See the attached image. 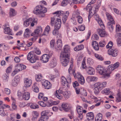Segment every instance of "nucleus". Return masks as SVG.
Instances as JSON below:
<instances>
[{
  "label": "nucleus",
  "instance_id": "34",
  "mask_svg": "<svg viewBox=\"0 0 121 121\" xmlns=\"http://www.w3.org/2000/svg\"><path fill=\"white\" fill-rule=\"evenodd\" d=\"M56 65V60L55 59H53L51 60L49 64L51 68L54 67Z\"/></svg>",
  "mask_w": 121,
  "mask_h": 121
},
{
  "label": "nucleus",
  "instance_id": "28",
  "mask_svg": "<svg viewBox=\"0 0 121 121\" xmlns=\"http://www.w3.org/2000/svg\"><path fill=\"white\" fill-rule=\"evenodd\" d=\"M95 88L94 89V94L96 95H98L100 91L101 90L99 88V87L95 83L94 85Z\"/></svg>",
  "mask_w": 121,
  "mask_h": 121
},
{
  "label": "nucleus",
  "instance_id": "61",
  "mask_svg": "<svg viewBox=\"0 0 121 121\" xmlns=\"http://www.w3.org/2000/svg\"><path fill=\"white\" fill-rule=\"evenodd\" d=\"M78 22L79 23H82L83 22V19L82 17L80 16L76 18Z\"/></svg>",
  "mask_w": 121,
  "mask_h": 121
},
{
  "label": "nucleus",
  "instance_id": "40",
  "mask_svg": "<svg viewBox=\"0 0 121 121\" xmlns=\"http://www.w3.org/2000/svg\"><path fill=\"white\" fill-rule=\"evenodd\" d=\"M108 52V53H118L119 52V50L117 48H113L109 49Z\"/></svg>",
  "mask_w": 121,
  "mask_h": 121
},
{
  "label": "nucleus",
  "instance_id": "25",
  "mask_svg": "<svg viewBox=\"0 0 121 121\" xmlns=\"http://www.w3.org/2000/svg\"><path fill=\"white\" fill-rule=\"evenodd\" d=\"M26 106L27 107H30V108L32 109H36L39 108L38 105L32 103L27 104L26 105Z\"/></svg>",
  "mask_w": 121,
  "mask_h": 121
},
{
  "label": "nucleus",
  "instance_id": "64",
  "mask_svg": "<svg viewBox=\"0 0 121 121\" xmlns=\"http://www.w3.org/2000/svg\"><path fill=\"white\" fill-rule=\"evenodd\" d=\"M121 31V27L118 24H117L116 26V31L118 32Z\"/></svg>",
  "mask_w": 121,
  "mask_h": 121
},
{
  "label": "nucleus",
  "instance_id": "8",
  "mask_svg": "<svg viewBox=\"0 0 121 121\" xmlns=\"http://www.w3.org/2000/svg\"><path fill=\"white\" fill-rule=\"evenodd\" d=\"M27 59L31 63H34L39 59V58L35 53H28L27 56Z\"/></svg>",
  "mask_w": 121,
  "mask_h": 121
},
{
  "label": "nucleus",
  "instance_id": "2",
  "mask_svg": "<svg viewBox=\"0 0 121 121\" xmlns=\"http://www.w3.org/2000/svg\"><path fill=\"white\" fill-rule=\"evenodd\" d=\"M106 15L107 19L109 21L107 23V27L109 31L112 32L113 31L114 28L113 25L115 24V22L113 17L108 12L106 13Z\"/></svg>",
  "mask_w": 121,
  "mask_h": 121
},
{
  "label": "nucleus",
  "instance_id": "52",
  "mask_svg": "<svg viewBox=\"0 0 121 121\" xmlns=\"http://www.w3.org/2000/svg\"><path fill=\"white\" fill-rule=\"evenodd\" d=\"M50 31V27L48 25L45 28L44 31V35H46V34H48Z\"/></svg>",
  "mask_w": 121,
  "mask_h": 121
},
{
  "label": "nucleus",
  "instance_id": "41",
  "mask_svg": "<svg viewBox=\"0 0 121 121\" xmlns=\"http://www.w3.org/2000/svg\"><path fill=\"white\" fill-rule=\"evenodd\" d=\"M110 89L108 88H106L104 89L101 91L103 94H104L105 95H108L110 94L111 91H110Z\"/></svg>",
  "mask_w": 121,
  "mask_h": 121
},
{
  "label": "nucleus",
  "instance_id": "53",
  "mask_svg": "<svg viewBox=\"0 0 121 121\" xmlns=\"http://www.w3.org/2000/svg\"><path fill=\"white\" fill-rule=\"evenodd\" d=\"M73 60L72 58H71L70 62V64L68 70L69 72V73H70V72L73 66Z\"/></svg>",
  "mask_w": 121,
  "mask_h": 121
},
{
  "label": "nucleus",
  "instance_id": "3",
  "mask_svg": "<svg viewBox=\"0 0 121 121\" xmlns=\"http://www.w3.org/2000/svg\"><path fill=\"white\" fill-rule=\"evenodd\" d=\"M70 53H61L60 60L62 65L66 66L68 64L70 59Z\"/></svg>",
  "mask_w": 121,
  "mask_h": 121
},
{
  "label": "nucleus",
  "instance_id": "29",
  "mask_svg": "<svg viewBox=\"0 0 121 121\" xmlns=\"http://www.w3.org/2000/svg\"><path fill=\"white\" fill-rule=\"evenodd\" d=\"M92 45L94 49L96 51L99 49V46L98 42L95 41H93L92 42Z\"/></svg>",
  "mask_w": 121,
  "mask_h": 121
},
{
  "label": "nucleus",
  "instance_id": "15",
  "mask_svg": "<svg viewBox=\"0 0 121 121\" xmlns=\"http://www.w3.org/2000/svg\"><path fill=\"white\" fill-rule=\"evenodd\" d=\"M42 85L46 89H49L52 87V84L48 80H46L42 83Z\"/></svg>",
  "mask_w": 121,
  "mask_h": 121
},
{
  "label": "nucleus",
  "instance_id": "11",
  "mask_svg": "<svg viewBox=\"0 0 121 121\" xmlns=\"http://www.w3.org/2000/svg\"><path fill=\"white\" fill-rule=\"evenodd\" d=\"M42 29L41 27L40 26H38L34 32L31 34V35L34 37H37L39 33L42 32Z\"/></svg>",
  "mask_w": 121,
  "mask_h": 121
},
{
  "label": "nucleus",
  "instance_id": "9",
  "mask_svg": "<svg viewBox=\"0 0 121 121\" xmlns=\"http://www.w3.org/2000/svg\"><path fill=\"white\" fill-rule=\"evenodd\" d=\"M52 55V53L45 54L41 57L40 59L43 63H46L48 62L49 59Z\"/></svg>",
  "mask_w": 121,
  "mask_h": 121
},
{
  "label": "nucleus",
  "instance_id": "38",
  "mask_svg": "<svg viewBox=\"0 0 121 121\" xmlns=\"http://www.w3.org/2000/svg\"><path fill=\"white\" fill-rule=\"evenodd\" d=\"M84 47L83 45L81 44L76 47L74 48L73 49L74 51H78L83 49Z\"/></svg>",
  "mask_w": 121,
  "mask_h": 121
},
{
  "label": "nucleus",
  "instance_id": "23",
  "mask_svg": "<svg viewBox=\"0 0 121 121\" xmlns=\"http://www.w3.org/2000/svg\"><path fill=\"white\" fill-rule=\"evenodd\" d=\"M20 80L19 78H17L16 77H15L12 81L11 84V85L13 86H17L19 83Z\"/></svg>",
  "mask_w": 121,
  "mask_h": 121
},
{
  "label": "nucleus",
  "instance_id": "48",
  "mask_svg": "<svg viewBox=\"0 0 121 121\" xmlns=\"http://www.w3.org/2000/svg\"><path fill=\"white\" fill-rule=\"evenodd\" d=\"M70 3V0H64L61 3L62 6H66L68 3Z\"/></svg>",
  "mask_w": 121,
  "mask_h": 121
},
{
  "label": "nucleus",
  "instance_id": "56",
  "mask_svg": "<svg viewBox=\"0 0 121 121\" xmlns=\"http://www.w3.org/2000/svg\"><path fill=\"white\" fill-rule=\"evenodd\" d=\"M15 69L18 72L22 70L20 64L16 65L15 67Z\"/></svg>",
  "mask_w": 121,
  "mask_h": 121
},
{
  "label": "nucleus",
  "instance_id": "35",
  "mask_svg": "<svg viewBox=\"0 0 121 121\" xmlns=\"http://www.w3.org/2000/svg\"><path fill=\"white\" fill-rule=\"evenodd\" d=\"M63 50L64 53H69L70 52V47L68 45H65L64 46Z\"/></svg>",
  "mask_w": 121,
  "mask_h": 121
},
{
  "label": "nucleus",
  "instance_id": "12",
  "mask_svg": "<svg viewBox=\"0 0 121 121\" xmlns=\"http://www.w3.org/2000/svg\"><path fill=\"white\" fill-rule=\"evenodd\" d=\"M62 46V43L61 40H57L54 46L55 48L57 50H60L61 49Z\"/></svg>",
  "mask_w": 121,
  "mask_h": 121
},
{
  "label": "nucleus",
  "instance_id": "24",
  "mask_svg": "<svg viewBox=\"0 0 121 121\" xmlns=\"http://www.w3.org/2000/svg\"><path fill=\"white\" fill-rule=\"evenodd\" d=\"M61 83L63 86H68V84L67 80L65 78L62 76L61 77Z\"/></svg>",
  "mask_w": 121,
  "mask_h": 121
},
{
  "label": "nucleus",
  "instance_id": "51",
  "mask_svg": "<svg viewBox=\"0 0 121 121\" xmlns=\"http://www.w3.org/2000/svg\"><path fill=\"white\" fill-rule=\"evenodd\" d=\"M77 112L78 114L82 113L83 108L82 107L77 106Z\"/></svg>",
  "mask_w": 121,
  "mask_h": 121
},
{
  "label": "nucleus",
  "instance_id": "45",
  "mask_svg": "<svg viewBox=\"0 0 121 121\" xmlns=\"http://www.w3.org/2000/svg\"><path fill=\"white\" fill-rule=\"evenodd\" d=\"M80 13L78 10L75 11L73 13L72 17H78L80 16Z\"/></svg>",
  "mask_w": 121,
  "mask_h": 121
},
{
  "label": "nucleus",
  "instance_id": "30",
  "mask_svg": "<svg viewBox=\"0 0 121 121\" xmlns=\"http://www.w3.org/2000/svg\"><path fill=\"white\" fill-rule=\"evenodd\" d=\"M96 0H92L89 3L86 7L87 10H89L90 12L92 9V7L91 5L95 3L96 1Z\"/></svg>",
  "mask_w": 121,
  "mask_h": 121
},
{
  "label": "nucleus",
  "instance_id": "22",
  "mask_svg": "<svg viewBox=\"0 0 121 121\" xmlns=\"http://www.w3.org/2000/svg\"><path fill=\"white\" fill-rule=\"evenodd\" d=\"M30 97V94L28 92H25L23 93L22 95V100L24 99L26 100H28Z\"/></svg>",
  "mask_w": 121,
  "mask_h": 121
},
{
  "label": "nucleus",
  "instance_id": "19",
  "mask_svg": "<svg viewBox=\"0 0 121 121\" xmlns=\"http://www.w3.org/2000/svg\"><path fill=\"white\" fill-rule=\"evenodd\" d=\"M102 29H99L97 30V31L99 35L101 37H104L105 36L107 35L106 32L104 31V28H102Z\"/></svg>",
  "mask_w": 121,
  "mask_h": 121
},
{
  "label": "nucleus",
  "instance_id": "7",
  "mask_svg": "<svg viewBox=\"0 0 121 121\" xmlns=\"http://www.w3.org/2000/svg\"><path fill=\"white\" fill-rule=\"evenodd\" d=\"M73 74L75 79H77L78 81L82 85L85 82V80L83 77L79 72L75 73L73 72Z\"/></svg>",
  "mask_w": 121,
  "mask_h": 121
},
{
  "label": "nucleus",
  "instance_id": "26",
  "mask_svg": "<svg viewBox=\"0 0 121 121\" xmlns=\"http://www.w3.org/2000/svg\"><path fill=\"white\" fill-rule=\"evenodd\" d=\"M86 118L88 120L91 121L94 118L93 113L92 112H90L86 114Z\"/></svg>",
  "mask_w": 121,
  "mask_h": 121
},
{
  "label": "nucleus",
  "instance_id": "20",
  "mask_svg": "<svg viewBox=\"0 0 121 121\" xmlns=\"http://www.w3.org/2000/svg\"><path fill=\"white\" fill-rule=\"evenodd\" d=\"M49 112V111L48 110L43 111L41 113V118L44 119L45 120H48V117L47 116V115Z\"/></svg>",
  "mask_w": 121,
  "mask_h": 121
},
{
  "label": "nucleus",
  "instance_id": "50",
  "mask_svg": "<svg viewBox=\"0 0 121 121\" xmlns=\"http://www.w3.org/2000/svg\"><path fill=\"white\" fill-rule=\"evenodd\" d=\"M63 95L65 98L68 99L70 96L71 95V93L69 91H66L64 93H63Z\"/></svg>",
  "mask_w": 121,
  "mask_h": 121
},
{
  "label": "nucleus",
  "instance_id": "46",
  "mask_svg": "<svg viewBox=\"0 0 121 121\" xmlns=\"http://www.w3.org/2000/svg\"><path fill=\"white\" fill-rule=\"evenodd\" d=\"M116 98L117 102H119L121 101V93L118 92L117 94Z\"/></svg>",
  "mask_w": 121,
  "mask_h": 121
},
{
  "label": "nucleus",
  "instance_id": "37",
  "mask_svg": "<svg viewBox=\"0 0 121 121\" xmlns=\"http://www.w3.org/2000/svg\"><path fill=\"white\" fill-rule=\"evenodd\" d=\"M16 14V12L13 9H10L9 13V15L10 17H13L15 16Z\"/></svg>",
  "mask_w": 121,
  "mask_h": 121
},
{
  "label": "nucleus",
  "instance_id": "58",
  "mask_svg": "<svg viewBox=\"0 0 121 121\" xmlns=\"http://www.w3.org/2000/svg\"><path fill=\"white\" fill-rule=\"evenodd\" d=\"M15 103V100H13V102H12V106L13 109L14 110L17 109V106L16 105Z\"/></svg>",
  "mask_w": 121,
  "mask_h": 121
},
{
  "label": "nucleus",
  "instance_id": "10",
  "mask_svg": "<svg viewBox=\"0 0 121 121\" xmlns=\"http://www.w3.org/2000/svg\"><path fill=\"white\" fill-rule=\"evenodd\" d=\"M94 17L99 24L101 27L103 29L104 28V26L102 20L99 17V15L98 14H95L94 16Z\"/></svg>",
  "mask_w": 121,
  "mask_h": 121
},
{
  "label": "nucleus",
  "instance_id": "16",
  "mask_svg": "<svg viewBox=\"0 0 121 121\" xmlns=\"http://www.w3.org/2000/svg\"><path fill=\"white\" fill-rule=\"evenodd\" d=\"M86 69L87 73L89 75H93L95 73L94 69L91 66L87 67Z\"/></svg>",
  "mask_w": 121,
  "mask_h": 121
},
{
  "label": "nucleus",
  "instance_id": "47",
  "mask_svg": "<svg viewBox=\"0 0 121 121\" xmlns=\"http://www.w3.org/2000/svg\"><path fill=\"white\" fill-rule=\"evenodd\" d=\"M66 91V88L62 86L59 89L58 91L59 93L63 94V93H64Z\"/></svg>",
  "mask_w": 121,
  "mask_h": 121
},
{
  "label": "nucleus",
  "instance_id": "13",
  "mask_svg": "<svg viewBox=\"0 0 121 121\" xmlns=\"http://www.w3.org/2000/svg\"><path fill=\"white\" fill-rule=\"evenodd\" d=\"M9 26L7 24V25L5 24L4 25V33L6 34L10 35H13V34L12 33V30H11L9 27Z\"/></svg>",
  "mask_w": 121,
  "mask_h": 121
},
{
  "label": "nucleus",
  "instance_id": "31",
  "mask_svg": "<svg viewBox=\"0 0 121 121\" xmlns=\"http://www.w3.org/2000/svg\"><path fill=\"white\" fill-rule=\"evenodd\" d=\"M38 104L40 106L43 107H45L46 106L49 107L51 105V104L49 102L47 103H45L42 101H39L38 103Z\"/></svg>",
  "mask_w": 121,
  "mask_h": 121
},
{
  "label": "nucleus",
  "instance_id": "59",
  "mask_svg": "<svg viewBox=\"0 0 121 121\" xmlns=\"http://www.w3.org/2000/svg\"><path fill=\"white\" fill-rule=\"evenodd\" d=\"M99 44L100 47H103L105 46L106 43L104 40H101L99 42Z\"/></svg>",
  "mask_w": 121,
  "mask_h": 121
},
{
  "label": "nucleus",
  "instance_id": "43",
  "mask_svg": "<svg viewBox=\"0 0 121 121\" xmlns=\"http://www.w3.org/2000/svg\"><path fill=\"white\" fill-rule=\"evenodd\" d=\"M35 79L37 81H41L43 80V76L41 74L36 75L35 76Z\"/></svg>",
  "mask_w": 121,
  "mask_h": 121
},
{
  "label": "nucleus",
  "instance_id": "39",
  "mask_svg": "<svg viewBox=\"0 0 121 121\" xmlns=\"http://www.w3.org/2000/svg\"><path fill=\"white\" fill-rule=\"evenodd\" d=\"M4 108L3 106H0V114L2 116H5L6 114V111H5Z\"/></svg>",
  "mask_w": 121,
  "mask_h": 121
},
{
  "label": "nucleus",
  "instance_id": "18",
  "mask_svg": "<svg viewBox=\"0 0 121 121\" xmlns=\"http://www.w3.org/2000/svg\"><path fill=\"white\" fill-rule=\"evenodd\" d=\"M61 107L66 112H68L70 109L69 105L67 103H63L62 104Z\"/></svg>",
  "mask_w": 121,
  "mask_h": 121
},
{
  "label": "nucleus",
  "instance_id": "42",
  "mask_svg": "<svg viewBox=\"0 0 121 121\" xmlns=\"http://www.w3.org/2000/svg\"><path fill=\"white\" fill-rule=\"evenodd\" d=\"M102 115L101 113L98 114L95 118V121H100L102 118Z\"/></svg>",
  "mask_w": 121,
  "mask_h": 121
},
{
  "label": "nucleus",
  "instance_id": "4",
  "mask_svg": "<svg viewBox=\"0 0 121 121\" xmlns=\"http://www.w3.org/2000/svg\"><path fill=\"white\" fill-rule=\"evenodd\" d=\"M96 69L97 72L100 74L103 75L105 77H109L110 76L109 74L107 73L106 69L101 65H98Z\"/></svg>",
  "mask_w": 121,
  "mask_h": 121
},
{
  "label": "nucleus",
  "instance_id": "57",
  "mask_svg": "<svg viewBox=\"0 0 121 121\" xmlns=\"http://www.w3.org/2000/svg\"><path fill=\"white\" fill-rule=\"evenodd\" d=\"M113 45V43L111 41L109 42L106 46L107 48H112Z\"/></svg>",
  "mask_w": 121,
  "mask_h": 121
},
{
  "label": "nucleus",
  "instance_id": "17",
  "mask_svg": "<svg viewBox=\"0 0 121 121\" xmlns=\"http://www.w3.org/2000/svg\"><path fill=\"white\" fill-rule=\"evenodd\" d=\"M24 82L25 86L26 87H29L31 85L32 81L31 79L26 78L24 79Z\"/></svg>",
  "mask_w": 121,
  "mask_h": 121
},
{
  "label": "nucleus",
  "instance_id": "27",
  "mask_svg": "<svg viewBox=\"0 0 121 121\" xmlns=\"http://www.w3.org/2000/svg\"><path fill=\"white\" fill-rule=\"evenodd\" d=\"M31 33V31L29 29L26 28L25 30L24 34V37L25 38H29Z\"/></svg>",
  "mask_w": 121,
  "mask_h": 121
},
{
  "label": "nucleus",
  "instance_id": "62",
  "mask_svg": "<svg viewBox=\"0 0 121 121\" xmlns=\"http://www.w3.org/2000/svg\"><path fill=\"white\" fill-rule=\"evenodd\" d=\"M95 56L96 58L99 60H104V58L102 56L99 55L95 53Z\"/></svg>",
  "mask_w": 121,
  "mask_h": 121
},
{
  "label": "nucleus",
  "instance_id": "60",
  "mask_svg": "<svg viewBox=\"0 0 121 121\" xmlns=\"http://www.w3.org/2000/svg\"><path fill=\"white\" fill-rule=\"evenodd\" d=\"M3 78L4 81L7 82L9 80V76L5 74L3 75Z\"/></svg>",
  "mask_w": 121,
  "mask_h": 121
},
{
  "label": "nucleus",
  "instance_id": "21",
  "mask_svg": "<svg viewBox=\"0 0 121 121\" xmlns=\"http://www.w3.org/2000/svg\"><path fill=\"white\" fill-rule=\"evenodd\" d=\"M96 83L99 87V88L100 90H102L103 88L105 87L107 85V82H98Z\"/></svg>",
  "mask_w": 121,
  "mask_h": 121
},
{
  "label": "nucleus",
  "instance_id": "14",
  "mask_svg": "<svg viewBox=\"0 0 121 121\" xmlns=\"http://www.w3.org/2000/svg\"><path fill=\"white\" fill-rule=\"evenodd\" d=\"M120 65V63L118 62L115 63L114 64L108 66V70L109 71L111 72L112 70L116 69Z\"/></svg>",
  "mask_w": 121,
  "mask_h": 121
},
{
  "label": "nucleus",
  "instance_id": "36",
  "mask_svg": "<svg viewBox=\"0 0 121 121\" xmlns=\"http://www.w3.org/2000/svg\"><path fill=\"white\" fill-rule=\"evenodd\" d=\"M84 55L83 54H79L76 57V58H78L77 64L78 65H79L81 61L82 60V57L84 56Z\"/></svg>",
  "mask_w": 121,
  "mask_h": 121
},
{
  "label": "nucleus",
  "instance_id": "49",
  "mask_svg": "<svg viewBox=\"0 0 121 121\" xmlns=\"http://www.w3.org/2000/svg\"><path fill=\"white\" fill-rule=\"evenodd\" d=\"M36 85V83L34 84L32 88L33 91L34 92H35L38 93L39 92V89Z\"/></svg>",
  "mask_w": 121,
  "mask_h": 121
},
{
  "label": "nucleus",
  "instance_id": "32",
  "mask_svg": "<svg viewBox=\"0 0 121 121\" xmlns=\"http://www.w3.org/2000/svg\"><path fill=\"white\" fill-rule=\"evenodd\" d=\"M69 12L68 11L65 12L64 13V15L62 17V20L64 23H65L68 16H69Z\"/></svg>",
  "mask_w": 121,
  "mask_h": 121
},
{
  "label": "nucleus",
  "instance_id": "6",
  "mask_svg": "<svg viewBox=\"0 0 121 121\" xmlns=\"http://www.w3.org/2000/svg\"><path fill=\"white\" fill-rule=\"evenodd\" d=\"M46 11V9L40 5L37 6L34 8L33 12L35 14H38L42 13H45Z\"/></svg>",
  "mask_w": 121,
  "mask_h": 121
},
{
  "label": "nucleus",
  "instance_id": "55",
  "mask_svg": "<svg viewBox=\"0 0 121 121\" xmlns=\"http://www.w3.org/2000/svg\"><path fill=\"white\" fill-rule=\"evenodd\" d=\"M82 66L83 69H86L87 67L86 66L85 60L84 58L82 62Z\"/></svg>",
  "mask_w": 121,
  "mask_h": 121
},
{
  "label": "nucleus",
  "instance_id": "63",
  "mask_svg": "<svg viewBox=\"0 0 121 121\" xmlns=\"http://www.w3.org/2000/svg\"><path fill=\"white\" fill-rule=\"evenodd\" d=\"M85 27L84 25H81L78 26L79 30L81 31H83L85 30Z\"/></svg>",
  "mask_w": 121,
  "mask_h": 121
},
{
  "label": "nucleus",
  "instance_id": "33",
  "mask_svg": "<svg viewBox=\"0 0 121 121\" xmlns=\"http://www.w3.org/2000/svg\"><path fill=\"white\" fill-rule=\"evenodd\" d=\"M97 79V78L95 76L88 77L86 78L87 81L89 82L96 81Z\"/></svg>",
  "mask_w": 121,
  "mask_h": 121
},
{
  "label": "nucleus",
  "instance_id": "44",
  "mask_svg": "<svg viewBox=\"0 0 121 121\" xmlns=\"http://www.w3.org/2000/svg\"><path fill=\"white\" fill-rule=\"evenodd\" d=\"M2 47L3 49L5 50H7L9 48V46L7 45H5L4 43L0 44V48Z\"/></svg>",
  "mask_w": 121,
  "mask_h": 121
},
{
  "label": "nucleus",
  "instance_id": "54",
  "mask_svg": "<svg viewBox=\"0 0 121 121\" xmlns=\"http://www.w3.org/2000/svg\"><path fill=\"white\" fill-rule=\"evenodd\" d=\"M87 62L88 64L92 65L94 63V60L91 58H88L87 59Z\"/></svg>",
  "mask_w": 121,
  "mask_h": 121
},
{
  "label": "nucleus",
  "instance_id": "1",
  "mask_svg": "<svg viewBox=\"0 0 121 121\" xmlns=\"http://www.w3.org/2000/svg\"><path fill=\"white\" fill-rule=\"evenodd\" d=\"M54 14L56 15L51 18L50 25L52 26L54 25V29L58 30L60 28L61 25V19L59 17L63 15L64 13L62 11H58L55 12Z\"/></svg>",
  "mask_w": 121,
  "mask_h": 121
},
{
  "label": "nucleus",
  "instance_id": "5",
  "mask_svg": "<svg viewBox=\"0 0 121 121\" xmlns=\"http://www.w3.org/2000/svg\"><path fill=\"white\" fill-rule=\"evenodd\" d=\"M30 23H31L30 26L33 27L35 25L37 24V22L35 19L34 18L32 19V18H30L24 21L23 25L24 27H26L29 26Z\"/></svg>",
  "mask_w": 121,
  "mask_h": 121
}]
</instances>
